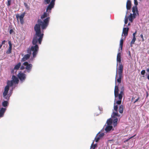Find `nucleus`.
<instances>
[{
    "label": "nucleus",
    "mask_w": 149,
    "mask_h": 149,
    "mask_svg": "<svg viewBox=\"0 0 149 149\" xmlns=\"http://www.w3.org/2000/svg\"><path fill=\"white\" fill-rule=\"evenodd\" d=\"M118 109L117 105H114V109L116 111H117Z\"/></svg>",
    "instance_id": "obj_38"
},
{
    "label": "nucleus",
    "mask_w": 149,
    "mask_h": 149,
    "mask_svg": "<svg viewBox=\"0 0 149 149\" xmlns=\"http://www.w3.org/2000/svg\"><path fill=\"white\" fill-rule=\"evenodd\" d=\"M123 70V66L121 64H119L118 70V74L122 75Z\"/></svg>",
    "instance_id": "obj_7"
},
{
    "label": "nucleus",
    "mask_w": 149,
    "mask_h": 149,
    "mask_svg": "<svg viewBox=\"0 0 149 149\" xmlns=\"http://www.w3.org/2000/svg\"><path fill=\"white\" fill-rule=\"evenodd\" d=\"M97 146V144H93V143L91 145L90 149H95Z\"/></svg>",
    "instance_id": "obj_26"
},
{
    "label": "nucleus",
    "mask_w": 149,
    "mask_h": 149,
    "mask_svg": "<svg viewBox=\"0 0 149 149\" xmlns=\"http://www.w3.org/2000/svg\"><path fill=\"white\" fill-rule=\"evenodd\" d=\"M24 4L25 7L27 9H28V10L30 9V7L28 6V5L27 3H24Z\"/></svg>",
    "instance_id": "obj_32"
},
{
    "label": "nucleus",
    "mask_w": 149,
    "mask_h": 149,
    "mask_svg": "<svg viewBox=\"0 0 149 149\" xmlns=\"http://www.w3.org/2000/svg\"><path fill=\"white\" fill-rule=\"evenodd\" d=\"M112 126H108L105 128V130L107 132L110 131L112 128Z\"/></svg>",
    "instance_id": "obj_22"
},
{
    "label": "nucleus",
    "mask_w": 149,
    "mask_h": 149,
    "mask_svg": "<svg viewBox=\"0 0 149 149\" xmlns=\"http://www.w3.org/2000/svg\"><path fill=\"white\" fill-rule=\"evenodd\" d=\"M129 55H130V56H131V53L130 51H129Z\"/></svg>",
    "instance_id": "obj_52"
},
{
    "label": "nucleus",
    "mask_w": 149,
    "mask_h": 149,
    "mask_svg": "<svg viewBox=\"0 0 149 149\" xmlns=\"http://www.w3.org/2000/svg\"><path fill=\"white\" fill-rule=\"evenodd\" d=\"M131 6V2L130 0H128L126 3V8L127 10L130 9Z\"/></svg>",
    "instance_id": "obj_12"
},
{
    "label": "nucleus",
    "mask_w": 149,
    "mask_h": 149,
    "mask_svg": "<svg viewBox=\"0 0 149 149\" xmlns=\"http://www.w3.org/2000/svg\"><path fill=\"white\" fill-rule=\"evenodd\" d=\"M134 4L135 5V6H137V5L138 4V1L137 0H134Z\"/></svg>",
    "instance_id": "obj_41"
},
{
    "label": "nucleus",
    "mask_w": 149,
    "mask_h": 149,
    "mask_svg": "<svg viewBox=\"0 0 149 149\" xmlns=\"http://www.w3.org/2000/svg\"><path fill=\"white\" fill-rule=\"evenodd\" d=\"M118 98V100L116 102V103L118 104H121V100L122 98H121V99H120V98Z\"/></svg>",
    "instance_id": "obj_31"
},
{
    "label": "nucleus",
    "mask_w": 149,
    "mask_h": 149,
    "mask_svg": "<svg viewBox=\"0 0 149 149\" xmlns=\"http://www.w3.org/2000/svg\"><path fill=\"white\" fill-rule=\"evenodd\" d=\"M21 63L19 62L17 65H16L14 67V69L16 70H18L19 68L21 67Z\"/></svg>",
    "instance_id": "obj_19"
},
{
    "label": "nucleus",
    "mask_w": 149,
    "mask_h": 149,
    "mask_svg": "<svg viewBox=\"0 0 149 149\" xmlns=\"http://www.w3.org/2000/svg\"><path fill=\"white\" fill-rule=\"evenodd\" d=\"M148 54H149V53Z\"/></svg>",
    "instance_id": "obj_60"
},
{
    "label": "nucleus",
    "mask_w": 149,
    "mask_h": 149,
    "mask_svg": "<svg viewBox=\"0 0 149 149\" xmlns=\"http://www.w3.org/2000/svg\"><path fill=\"white\" fill-rule=\"evenodd\" d=\"M117 76V71H116V77Z\"/></svg>",
    "instance_id": "obj_56"
},
{
    "label": "nucleus",
    "mask_w": 149,
    "mask_h": 149,
    "mask_svg": "<svg viewBox=\"0 0 149 149\" xmlns=\"http://www.w3.org/2000/svg\"><path fill=\"white\" fill-rule=\"evenodd\" d=\"M140 36L141 38H143V36L142 34H141L140 35Z\"/></svg>",
    "instance_id": "obj_48"
},
{
    "label": "nucleus",
    "mask_w": 149,
    "mask_h": 149,
    "mask_svg": "<svg viewBox=\"0 0 149 149\" xmlns=\"http://www.w3.org/2000/svg\"><path fill=\"white\" fill-rule=\"evenodd\" d=\"M142 40L143 42L144 41V38H142Z\"/></svg>",
    "instance_id": "obj_51"
},
{
    "label": "nucleus",
    "mask_w": 149,
    "mask_h": 149,
    "mask_svg": "<svg viewBox=\"0 0 149 149\" xmlns=\"http://www.w3.org/2000/svg\"><path fill=\"white\" fill-rule=\"evenodd\" d=\"M123 108L122 105L120 106L119 108V112L120 113H122L123 112Z\"/></svg>",
    "instance_id": "obj_24"
},
{
    "label": "nucleus",
    "mask_w": 149,
    "mask_h": 149,
    "mask_svg": "<svg viewBox=\"0 0 149 149\" xmlns=\"http://www.w3.org/2000/svg\"><path fill=\"white\" fill-rule=\"evenodd\" d=\"M30 54H28L25 55L21 59V61L22 62H26L25 61L28 60L30 57Z\"/></svg>",
    "instance_id": "obj_6"
},
{
    "label": "nucleus",
    "mask_w": 149,
    "mask_h": 149,
    "mask_svg": "<svg viewBox=\"0 0 149 149\" xmlns=\"http://www.w3.org/2000/svg\"><path fill=\"white\" fill-rule=\"evenodd\" d=\"M13 31L12 29H11L10 30V31H9L10 34H11L13 33Z\"/></svg>",
    "instance_id": "obj_45"
},
{
    "label": "nucleus",
    "mask_w": 149,
    "mask_h": 149,
    "mask_svg": "<svg viewBox=\"0 0 149 149\" xmlns=\"http://www.w3.org/2000/svg\"><path fill=\"white\" fill-rule=\"evenodd\" d=\"M109 141H113V139H112V140H109Z\"/></svg>",
    "instance_id": "obj_54"
},
{
    "label": "nucleus",
    "mask_w": 149,
    "mask_h": 149,
    "mask_svg": "<svg viewBox=\"0 0 149 149\" xmlns=\"http://www.w3.org/2000/svg\"><path fill=\"white\" fill-rule=\"evenodd\" d=\"M118 63H117V66L118 65Z\"/></svg>",
    "instance_id": "obj_59"
},
{
    "label": "nucleus",
    "mask_w": 149,
    "mask_h": 149,
    "mask_svg": "<svg viewBox=\"0 0 149 149\" xmlns=\"http://www.w3.org/2000/svg\"><path fill=\"white\" fill-rule=\"evenodd\" d=\"M128 25H130V23H129L128 24Z\"/></svg>",
    "instance_id": "obj_57"
},
{
    "label": "nucleus",
    "mask_w": 149,
    "mask_h": 149,
    "mask_svg": "<svg viewBox=\"0 0 149 149\" xmlns=\"http://www.w3.org/2000/svg\"><path fill=\"white\" fill-rule=\"evenodd\" d=\"M22 65L20 68L21 70H22L25 69L28 72H30L33 67V65L27 62H25L22 64Z\"/></svg>",
    "instance_id": "obj_2"
},
{
    "label": "nucleus",
    "mask_w": 149,
    "mask_h": 149,
    "mask_svg": "<svg viewBox=\"0 0 149 149\" xmlns=\"http://www.w3.org/2000/svg\"><path fill=\"white\" fill-rule=\"evenodd\" d=\"M135 136H136V134H135L133 136L129 138L128 139H127L125 141H124V142L125 143L126 142H127L130 139L134 137Z\"/></svg>",
    "instance_id": "obj_37"
},
{
    "label": "nucleus",
    "mask_w": 149,
    "mask_h": 149,
    "mask_svg": "<svg viewBox=\"0 0 149 149\" xmlns=\"http://www.w3.org/2000/svg\"><path fill=\"white\" fill-rule=\"evenodd\" d=\"M118 121V119L116 118L114 119L113 120V125L114 126H116L117 124V122Z\"/></svg>",
    "instance_id": "obj_28"
},
{
    "label": "nucleus",
    "mask_w": 149,
    "mask_h": 149,
    "mask_svg": "<svg viewBox=\"0 0 149 149\" xmlns=\"http://www.w3.org/2000/svg\"><path fill=\"white\" fill-rule=\"evenodd\" d=\"M123 39H121L120 40V46L121 49L122 48V46L123 44Z\"/></svg>",
    "instance_id": "obj_29"
},
{
    "label": "nucleus",
    "mask_w": 149,
    "mask_h": 149,
    "mask_svg": "<svg viewBox=\"0 0 149 149\" xmlns=\"http://www.w3.org/2000/svg\"><path fill=\"white\" fill-rule=\"evenodd\" d=\"M112 120L111 119L108 120L107 121L108 125H111L112 123Z\"/></svg>",
    "instance_id": "obj_30"
},
{
    "label": "nucleus",
    "mask_w": 149,
    "mask_h": 149,
    "mask_svg": "<svg viewBox=\"0 0 149 149\" xmlns=\"http://www.w3.org/2000/svg\"><path fill=\"white\" fill-rule=\"evenodd\" d=\"M12 81L14 83H17L19 81L18 79L15 75H13L12 77Z\"/></svg>",
    "instance_id": "obj_17"
},
{
    "label": "nucleus",
    "mask_w": 149,
    "mask_h": 149,
    "mask_svg": "<svg viewBox=\"0 0 149 149\" xmlns=\"http://www.w3.org/2000/svg\"><path fill=\"white\" fill-rule=\"evenodd\" d=\"M25 14V12L23 13L22 14L20 15H19V14H17L16 15V17L17 19L19 18V19H23L24 17V16Z\"/></svg>",
    "instance_id": "obj_13"
},
{
    "label": "nucleus",
    "mask_w": 149,
    "mask_h": 149,
    "mask_svg": "<svg viewBox=\"0 0 149 149\" xmlns=\"http://www.w3.org/2000/svg\"><path fill=\"white\" fill-rule=\"evenodd\" d=\"M129 30V29L128 27L127 28H123V34H124V36H126L128 35Z\"/></svg>",
    "instance_id": "obj_10"
},
{
    "label": "nucleus",
    "mask_w": 149,
    "mask_h": 149,
    "mask_svg": "<svg viewBox=\"0 0 149 149\" xmlns=\"http://www.w3.org/2000/svg\"><path fill=\"white\" fill-rule=\"evenodd\" d=\"M55 1V0H52L51 1L50 3L47 7L46 12H47L49 10H51L54 7Z\"/></svg>",
    "instance_id": "obj_4"
},
{
    "label": "nucleus",
    "mask_w": 149,
    "mask_h": 149,
    "mask_svg": "<svg viewBox=\"0 0 149 149\" xmlns=\"http://www.w3.org/2000/svg\"><path fill=\"white\" fill-rule=\"evenodd\" d=\"M123 77L122 75L119 74V77L117 79V81L119 84L121 82V79Z\"/></svg>",
    "instance_id": "obj_20"
},
{
    "label": "nucleus",
    "mask_w": 149,
    "mask_h": 149,
    "mask_svg": "<svg viewBox=\"0 0 149 149\" xmlns=\"http://www.w3.org/2000/svg\"><path fill=\"white\" fill-rule=\"evenodd\" d=\"M124 87L123 86H122L121 88V91H120V93H118V98H120V99L122 98L123 96L124 95Z\"/></svg>",
    "instance_id": "obj_9"
},
{
    "label": "nucleus",
    "mask_w": 149,
    "mask_h": 149,
    "mask_svg": "<svg viewBox=\"0 0 149 149\" xmlns=\"http://www.w3.org/2000/svg\"><path fill=\"white\" fill-rule=\"evenodd\" d=\"M100 139V138L99 137H97L95 138V140L96 142H97L99 139Z\"/></svg>",
    "instance_id": "obj_42"
},
{
    "label": "nucleus",
    "mask_w": 149,
    "mask_h": 149,
    "mask_svg": "<svg viewBox=\"0 0 149 149\" xmlns=\"http://www.w3.org/2000/svg\"><path fill=\"white\" fill-rule=\"evenodd\" d=\"M132 14L134 18H135L136 17V16L137 15V14L136 13V12L133 13Z\"/></svg>",
    "instance_id": "obj_39"
},
{
    "label": "nucleus",
    "mask_w": 149,
    "mask_h": 149,
    "mask_svg": "<svg viewBox=\"0 0 149 149\" xmlns=\"http://www.w3.org/2000/svg\"><path fill=\"white\" fill-rule=\"evenodd\" d=\"M118 86H117L116 85L115 86V89H114V95L115 97H117L118 96Z\"/></svg>",
    "instance_id": "obj_11"
},
{
    "label": "nucleus",
    "mask_w": 149,
    "mask_h": 149,
    "mask_svg": "<svg viewBox=\"0 0 149 149\" xmlns=\"http://www.w3.org/2000/svg\"><path fill=\"white\" fill-rule=\"evenodd\" d=\"M11 3V1L10 0H8L7 5L8 6H9L10 5Z\"/></svg>",
    "instance_id": "obj_35"
},
{
    "label": "nucleus",
    "mask_w": 149,
    "mask_h": 149,
    "mask_svg": "<svg viewBox=\"0 0 149 149\" xmlns=\"http://www.w3.org/2000/svg\"><path fill=\"white\" fill-rule=\"evenodd\" d=\"M136 31L133 34V38H135V35H136Z\"/></svg>",
    "instance_id": "obj_46"
},
{
    "label": "nucleus",
    "mask_w": 149,
    "mask_h": 149,
    "mask_svg": "<svg viewBox=\"0 0 149 149\" xmlns=\"http://www.w3.org/2000/svg\"><path fill=\"white\" fill-rule=\"evenodd\" d=\"M17 76L21 81H24L26 79V74L21 72L19 73L17 75Z\"/></svg>",
    "instance_id": "obj_5"
},
{
    "label": "nucleus",
    "mask_w": 149,
    "mask_h": 149,
    "mask_svg": "<svg viewBox=\"0 0 149 149\" xmlns=\"http://www.w3.org/2000/svg\"><path fill=\"white\" fill-rule=\"evenodd\" d=\"M147 78L149 80V75H148L147 77Z\"/></svg>",
    "instance_id": "obj_55"
},
{
    "label": "nucleus",
    "mask_w": 149,
    "mask_h": 149,
    "mask_svg": "<svg viewBox=\"0 0 149 149\" xmlns=\"http://www.w3.org/2000/svg\"><path fill=\"white\" fill-rule=\"evenodd\" d=\"M128 18L129 21L132 22L134 19L135 18H134L132 14L131 13L129 16Z\"/></svg>",
    "instance_id": "obj_23"
},
{
    "label": "nucleus",
    "mask_w": 149,
    "mask_h": 149,
    "mask_svg": "<svg viewBox=\"0 0 149 149\" xmlns=\"http://www.w3.org/2000/svg\"><path fill=\"white\" fill-rule=\"evenodd\" d=\"M8 44L9 45V48L6 52V53L7 54H10L12 52V44L10 41H9Z\"/></svg>",
    "instance_id": "obj_8"
},
{
    "label": "nucleus",
    "mask_w": 149,
    "mask_h": 149,
    "mask_svg": "<svg viewBox=\"0 0 149 149\" xmlns=\"http://www.w3.org/2000/svg\"><path fill=\"white\" fill-rule=\"evenodd\" d=\"M50 19V18L49 17L45 19L43 21L41 19H39L38 20V24H36L34 27L36 33L33 37L32 43L35 46H31L30 48H28L27 50V53L30 54L31 51L33 52V58L36 57L39 50V47L37 43L38 41L39 44H41L44 36V34L41 33L40 26L42 30L45 29L49 24Z\"/></svg>",
    "instance_id": "obj_1"
},
{
    "label": "nucleus",
    "mask_w": 149,
    "mask_h": 149,
    "mask_svg": "<svg viewBox=\"0 0 149 149\" xmlns=\"http://www.w3.org/2000/svg\"><path fill=\"white\" fill-rule=\"evenodd\" d=\"M132 12L133 13L136 12L138 15H139V12L137 7L136 6H134L132 8Z\"/></svg>",
    "instance_id": "obj_15"
},
{
    "label": "nucleus",
    "mask_w": 149,
    "mask_h": 149,
    "mask_svg": "<svg viewBox=\"0 0 149 149\" xmlns=\"http://www.w3.org/2000/svg\"><path fill=\"white\" fill-rule=\"evenodd\" d=\"M6 42V41L5 40H3V41H2V42L1 44H2L3 45V44H5Z\"/></svg>",
    "instance_id": "obj_47"
},
{
    "label": "nucleus",
    "mask_w": 149,
    "mask_h": 149,
    "mask_svg": "<svg viewBox=\"0 0 149 149\" xmlns=\"http://www.w3.org/2000/svg\"><path fill=\"white\" fill-rule=\"evenodd\" d=\"M9 90V86H6L4 88V90L3 93V97L7 100H8L10 98V96L7 95Z\"/></svg>",
    "instance_id": "obj_3"
},
{
    "label": "nucleus",
    "mask_w": 149,
    "mask_h": 149,
    "mask_svg": "<svg viewBox=\"0 0 149 149\" xmlns=\"http://www.w3.org/2000/svg\"><path fill=\"white\" fill-rule=\"evenodd\" d=\"M146 71L147 72H149V68L146 70Z\"/></svg>",
    "instance_id": "obj_50"
},
{
    "label": "nucleus",
    "mask_w": 149,
    "mask_h": 149,
    "mask_svg": "<svg viewBox=\"0 0 149 149\" xmlns=\"http://www.w3.org/2000/svg\"><path fill=\"white\" fill-rule=\"evenodd\" d=\"M127 12H128V11H127V12L126 13H127Z\"/></svg>",
    "instance_id": "obj_58"
},
{
    "label": "nucleus",
    "mask_w": 149,
    "mask_h": 149,
    "mask_svg": "<svg viewBox=\"0 0 149 149\" xmlns=\"http://www.w3.org/2000/svg\"><path fill=\"white\" fill-rule=\"evenodd\" d=\"M47 12H44L43 14L41 16V18L42 19L47 17L49 16V14L47 13Z\"/></svg>",
    "instance_id": "obj_18"
},
{
    "label": "nucleus",
    "mask_w": 149,
    "mask_h": 149,
    "mask_svg": "<svg viewBox=\"0 0 149 149\" xmlns=\"http://www.w3.org/2000/svg\"><path fill=\"white\" fill-rule=\"evenodd\" d=\"M128 18L126 16H125V24H126L128 22Z\"/></svg>",
    "instance_id": "obj_34"
},
{
    "label": "nucleus",
    "mask_w": 149,
    "mask_h": 149,
    "mask_svg": "<svg viewBox=\"0 0 149 149\" xmlns=\"http://www.w3.org/2000/svg\"><path fill=\"white\" fill-rule=\"evenodd\" d=\"M6 109L5 108H2L0 110V117L3 116L4 113L6 111Z\"/></svg>",
    "instance_id": "obj_16"
},
{
    "label": "nucleus",
    "mask_w": 149,
    "mask_h": 149,
    "mask_svg": "<svg viewBox=\"0 0 149 149\" xmlns=\"http://www.w3.org/2000/svg\"><path fill=\"white\" fill-rule=\"evenodd\" d=\"M14 83L11 80L10 81H8L7 82V85L9 86H9H13V84Z\"/></svg>",
    "instance_id": "obj_21"
},
{
    "label": "nucleus",
    "mask_w": 149,
    "mask_h": 149,
    "mask_svg": "<svg viewBox=\"0 0 149 149\" xmlns=\"http://www.w3.org/2000/svg\"><path fill=\"white\" fill-rule=\"evenodd\" d=\"M136 38H133L132 39L131 42V46L132 47V44H134V42L136 40Z\"/></svg>",
    "instance_id": "obj_27"
},
{
    "label": "nucleus",
    "mask_w": 149,
    "mask_h": 149,
    "mask_svg": "<svg viewBox=\"0 0 149 149\" xmlns=\"http://www.w3.org/2000/svg\"><path fill=\"white\" fill-rule=\"evenodd\" d=\"M2 44H1L0 45V49L1 48V47H2Z\"/></svg>",
    "instance_id": "obj_53"
},
{
    "label": "nucleus",
    "mask_w": 149,
    "mask_h": 149,
    "mask_svg": "<svg viewBox=\"0 0 149 149\" xmlns=\"http://www.w3.org/2000/svg\"><path fill=\"white\" fill-rule=\"evenodd\" d=\"M8 102L7 101H4L2 103V106L4 107H6L8 106Z\"/></svg>",
    "instance_id": "obj_25"
},
{
    "label": "nucleus",
    "mask_w": 149,
    "mask_h": 149,
    "mask_svg": "<svg viewBox=\"0 0 149 149\" xmlns=\"http://www.w3.org/2000/svg\"><path fill=\"white\" fill-rule=\"evenodd\" d=\"M20 23L21 24H22L24 22L23 19H20Z\"/></svg>",
    "instance_id": "obj_44"
},
{
    "label": "nucleus",
    "mask_w": 149,
    "mask_h": 149,
    "mask_svg": "<svg viewBox=\"0 0 149 149\" xmlns=\"http://www.w3.org/2000/svg\"><path fill=\"white\" fill-rule=\"evenodd\" d=\"M140 99V97H138V98L136 99V100L134 102V103H135L136 102H137L138 100L139 99Z\"/></svg>",
    "instance_id": "obj_43"
},
{
    "label": "nucleus",
    "mask_w": 149,
    "mask_h": 149,
    "mask_svg": "<svg viewBox=\"0 0 149 149\" xmlns=\"http://www.w3.org/2000/svg\"><path fill=\"white\" fill-rule=\"evenodd\" d=\"M146 73V71L145 70H143L141 71V74L142 75H144L145 74V73Z\"/></svg>",
    "instance_id": "obj_40"
},
{
    "label": "nucleus",
    "mask_w": 149,
    "mask_h": 149,
    "mask_svg": "<svg viewBox=\"0 0 149 149\" xmlns=\"http://www.w3.org/2000/svg\"><path fill=\"white\" fill-rule=\"evenodd\" d=\"M118 116V113H117L114 112L113 113V117L115 118L116 116Z\"/></svg>",
    "instance_id": "obj_33"
},
{
    "label": "nucleus",
    "mask_w": 149,
    "mask_h": 149,
    "mask_svg": "<svg viewBox=\"0 0 149 149\" xmlns=\"http://www.w3.org/2000/svg\"><path fill=\"white\" fill-rule=\"evenodd\" d=\"M146 97H147L148 96V93L147 92H146Z\"/></svg>",
    "instance_id": "obj_49"
},
{
    "label": "nucleus",
    "mask_w": 149,
    "mask_h": 149,
    "mask_svg": "<svg viewBox=\"0 0 149 149\" xmlns=\"http://www.w3.org/2000/svg\"><path fill=\"white\" fill-rule=\"evenodd\" d=\"M51 1V0H44V2L45 4H49V3Z\"/></svg>",
    "instance_id": "obj_36"
},
{
    "label": "nucleus",
    "mask_w": 149,
    "mask_h": 149,
    "mask_svg": "<svg viewBox=\"0 0 149 149\" xmlns=\"http://www.w3.org/2000/svg\"><path fill=\"white\" fill-rule=\"evenodd\" d=\"M117 61L118 62L119 64L121 63V53L120 52L118 53L117 57Z\"/></svg>",
    "instance_id": "obj_14"
}]
</instances>
